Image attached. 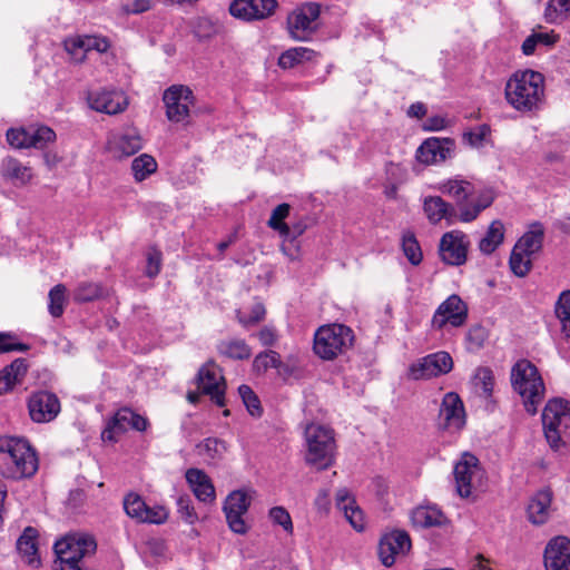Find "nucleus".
Here are the masks:
<instances>
[{
  "label": "nucleus",
  "mask_w": 570,
  "mask_h": 570,
  "mask_svg": "<svg viewBox=\"0 0 570 570\" xmlns=\"http://www.w3.org/2000/svg\"><path fill=\"white\" fill-rule=\"evenodd\" d=\"M504 98L521 114L539 110L544 101V77L534 70H518L507 81Z\"/></svg>",
  "instance_id": "1"
},
{
  "label": "nucleus",
  "mask_w": 570,
  "mask_h": 570,
  "mask_svg": "<svg viewBox=\"0 0 570 570\" xmlns=\"http://www.w3.org/2000/svg\"><path fill=\"white\" fill-rule=\"evenodd\" d=\"M39 462L29 442L21 438H0V473L12 480L32 476Z\"/></svg>",
  "instance_id": "2"
},
{
  "label": "nucleus",
  "mask_w": 570,
  "mask_h": 570,
  "mask_svg": "<svg viewBox=\"0 0 570 570\" xmlns=\"http://www.w3.org/2000/svg\"><path fill=\"white\" fill-rule=\"evenodd\" d=\"M434 189L454 199L462 223H471L488 208L493 198L490 195L481 194L475 197V189L472 183L459 176L438 183Z\"/></svg>",
  "instance_id": "3"
},
{
  "label": "nucleus",
  "mask_w": 570,
  "mask_h": 570,
  "mask_svg": "<svg viewBox=\"0 0 570 570\" xmlns=\"http://www.w3.org/2000/svg\"><path fill=\"white\" fill-rule=\"evenodd\" d=\"M511 384L521 396L525 411L529 414H535L546 393V386L537 366L528 360H519L511 370Z\"/></svg>",
  "instance_id": "4"
},
{
  "label": "nucleus",
  "mask_w": 570,
  "mask_h": 570,
  "mask_svg": "<svg viewBox=\"0 0 570 570\" xmlns=\"http://www.w3.org/2000/svg\"><path fill=\"white\" fill-rule=\"evenodd\" d=\"M454 489L461 499L476 500L487 488V472L479 459L464 452L453 468Z\"/></svg>",
  "instance_id": "5"
},
{
  "label": "nucleus",
  "mask_w": 570,
  "mask_h": 570,
  "mask_svg": "<svg viewBox=\"0 0 570 570\" xmlns=\"http://www.w3.org/2000/svg\"><path fill=\"white\" fill-rule=\"evenodd\" d=\"M546 439L553 450L562 448L570 440V402L556 397L549 400L542 412Z\"/></svg>",
  "instance_id": "6"
},
{
  "label": "nucleus",
  "mask_w": 570,
  "mask_h": 570,
  "mask_svg": "<svg viewBox=\"0 0 570 570\" xmlns=\"http://www.w3.org/2000/svg\"><path fill=\"white\" fill-rule=\"evenodd\" d=\"M354 343V333L344 324H327L317 328L314 334L313 350L323 360H334L346 353Z\"/></svg>",
  "instance_id": "7"
},
{
  "label": "nucleus",
  "mask_w": 570,
  "mask_h": 570,
  "mask_svg": "<svg viewBox=\"0 0 570 570\" xmlns=\"http://www.w3.org/2000/svg\"><path fill=\"white\" fill-rule=\"evenodd\" d=\"M96 548L97 543L90 534L81 532L66 534L53 546L57 556L56 570H75L80 567L81 559L92 554Z\"/></svg>",
  "instance_id": "8"
},
{
  "label": "nucleus",
  "mask_w": 570,
  "mask_h": 570,
  "mask_svg": "<svg viewBox=\"0 0 570 570\" xmlns=\"http://www.w3.org/2000/svg\"><path fill=\"white\" fill-rule=\"evenodd\" d=\"M307 446L306 462L324 470L334 462L335 439L334 431L325 425L311 423L305 428Z\"/></svg>",
  "instance_id": "9"
},
{
  "label": "nucleus",
  "mask_w": 570,
  "mask_h": 570,
  "mask_svg": "<svg viewBox=\"0 0 570 570\" xmlns=\"http://www.w3.org/2000/svg\"><path fill=\"white\" fill-rule=\"evenodd\" d=\"M321 8L315 2L304 3L294 10L288 19V30L295 40L306 41L317 30Z\"/></svg>",
  "instance_id": "10"
},
{
  "label": "nucleus",
  "mask_w": 570,
  "mask_h": 570,
  "mask_svg": "<svg viewBox=\"0 0 570 570\" xmlns=\"http://www.w3.org/2000/svg\"><path fill=\"white\" fill-rule=\"evenodd\" d=\"M166 107V116L173 122H185L194 106L195 96L193 91L183 85H174L167 88L163 95Z\"/></svg>",
  "instance_id": "11"
},
{
  "label": "nucleus",
  "mask_w": 570,
  "mask_h": 570,
  "mask_svg": "<svg viewBox=\"0 0 570 570\" xmlns=\"http://www.w3.org/2000/svg\"><path fill=\"white\" fill-rule=\"evenodd\" d=\"M28 413L35 423L52 422L61 411L59 397L51 391L38 390L27 400Z\"/></svg>",
  "instance_id": "12"
},
{
  "label": "nucleus",
  "mask_w": 570,
  "mask_h": 570,
  "mask_svg": "<svg viewBox=\"0 0 570 570\" xmlns=\"http://www.w3.org/2000/svg\"><path fill=\"white\" fill-rule=\"evenodd\" d=\"M8 144L16 149L37 148L42 149L48 144L53 142L56 132L47 127L26 129L23 127L10 128L6 134Z\"/></svg>",
  "instance_id": "13"
},
{
  "label": "nucleus",
  "mask_w": 570,
  "mask_h": 570,
  "mask_svg": "<svg viewBox=\"0 0 570 570\" xmlns=\"http://www.w3.org/2000/svg\"><path fill=\"white\" fill-rule=\"evenodd\" d=\"M468 320V306L459 295H451L436 308L431 326L434 330H442L446 325L461 327Z\"/></svg>",
  "instance_id": "14"
},
{
  "label": "nucleus",
  "mask_w": 570,
  "mask_h": 570,
  "mask_svg": "<svg viewBox=\"0 0 570 570\" xmlns=\"http://www.w3.org/2000/svg\"><path fill=\"white\" fill-rule=\"evenodd\" d=\"M196 380L197 387L203 394L209 395L218 406L225 405V380L220 368L214 362L204 364Z\"/></svg>",
  "instance_id": "15"
},
{
  "label": "nucleus",
  "mask_w": 570,
  "mask_h": 570,
  "mask_svg": "<svg viewBox=\"0 0 570 570\" xmlns=\"http://www.w3.org/2000/svg\"><path fill=\"white\" fill-rule=\"evenodd\" d=\"M470 242L461 230L445 233L440 240L439 252L442 262L452 266H460L466 262Z\"/></svg>",
  "instance_id": "16"
},
{
  "label": "nucleus",
  "mask_w": 570,
  "mask_h": 570,
  "mask_svg": "<svg viewBox=\"0 0 570 570\" xmlns=\"http://www.w3.org/2000/svg\"><path fill=\"white\" fill-rule=\"evenodd\" d=\"M412 547L410 535L404 530H392L382 535L379 556L385 567L395 563L397 556H405Z\"/></svg>",
  "instance_id": "17"
},
{
  "label": "nucleus",
  "mask_w": 570,
  "mask_h": 570,
  "mask_svg": "<svg viewBox=\"0 0 570 570\" xmlns=\"http://www.w3.org/2000/svg\"><path fill=\"white\" fill-rule=\"evenodd\" d=\"M250 499L244 491H233L228 494L224 503V512L229 529L238 534L247 532V525L244 515L248 511Z\"/></svg>",
  "instance_id": "18"
},
{
  "label": "nucleus",
  "mask_w": 570,
  "mask_h": 570,
  "mask_svg": "<svg viewBox=\"0 0 570 570\" xmlns=\"http://www.w3.org/2000/svg\"><path fill=\"white\" fill-rule=\"evenodd\" d=\"M276 8V0H234L229 12L235 18L253 21L271 17Z\"/></svg>",
  "instance_id": "19"
},
{
  "label": "nucleus",
  "mask_w": 570,
  "mask_h": 570,
  "mask_svg": "<svg viewBox=\"0 0 570 570\" xmlns=\"http://www.w3.org/2000/svg\"><path fill=\"white\" fill-rule=\"evenodd\" d=\"M439 424L450 431H459L465 424V412L459 395L449 392L444 395L439 413Z\"/></svg>",
  "instance_id": "20"
},
{
  "label": "nucleus",
  "mask_w": 570,
  "mask_h": 570,
  "mask_svg": "<svg viewBox=\"0 0 570 570\" xmlns=\"http://www.w3.org/2000/svg\"><path fill=\"white\" fill-rule=\"evenodd\" d=\"M89 107L107 115H116L125 111L128 98L122 91L97 90L88 95Z\"/></svg>",
  "instance_id": "21"
},
{
  "label": "nucleus",
  "mask_w": 570,
  "mask_h": 570,
  "mask_svg": "<svg viewBox=\"0 0 570 570\" xmlns=\"http://www.w3.org/2000/svg\"><path fill=\"white\" fill-rule=\"evenodd\" d=\"M148 426L149 422L146 417L135 413L128 407H124L116 412L108 428L102 432V439L114 440V433H124L129 428L144 432Z\"/></svg>",
  "instance_id": "22"
},
{
  "label": "nucleus",
  "mask_w": 570,
  "mask_h": 570,
  "mask_svg": "<svg viewBox=\"0 0 570 570\" xmlns=\"http://www.w3.org/2000/svg\"><path fill=\"white\" fill-rule=\"evenodd\" d=\"M547 570H570V540L557 537L548 543L544 550Z\"/></svg>",
  "instance_id": "23"
},
{
  "label": "nucleus",
  "mask_w": 570,
  "mask_h": 570,
  "mask_svg": "<svg viewBox=\"0 0 570 570\" xmlns=\"http://www.w3.org/2000/svg\"><path fill=\"white\" fill-rule=\"evenodd\" d=\"M422 207L426 219L432 225H438L442 220H446L448 225H451L458 216L455 207L441 196L424 197Z\"/></svg>",
  "instance_id": "24"
},
{
  "label": "nucleus",
  "mask_w": 570,
  "mask_h": 570,
  "mask_svg": "<svg viewBox=\"0 0 570 570\" xmlns=\"http://www.w3.org/2000/svg\"><path fill=\"white\" fill-rule=\"evenodd\" d=\"M185 476L193 493L199 501L210 504L216 500L214 484L203 470L196 468L188 469Z\"/></svg>",
  "instance_id": "25"
},
{
  "label": "nucleus",
  "mask_w": 570,
  "mask_h": 570,
  "mask_svg": "<svg viewBox=\"0 0 570 570\" xmlns=\"http://www.w3.org/2000/svg\"><path fill=\"white\" fill-rule=\"evenodd\" d=\"M411 521L415 528L442 527L448 523V518L436 505H420L411 513Z\"/></svg>",
  "instance_id": "26"
},
{
  "label": "nucleus",
  "mask_w": 570,
  "mask_h": 570,
  "mask_svg": "<svg viewBox=\"0 0 570 570\" xmlns=\"http://www.w3.org/2000/svg\"><path fill=\"white\" fill-rule=\"evenodd\" d=\"M110 149L119 157H128L142 148V138L136 129H127L109 140Z\"/></svg>",
  "instance_id": "27"
},
{
  "label": "nucleus",
  "mask_w": 570,
  "mask_h": 570,
  "mask_svg": "<svg viewBox=\"0 0 570 570\" xmlns=\"http://www.w3.org/2000/svg\"><path fill=\"white\" fill-rule=\"evenodd\" d=\"M28 372V364L24 358H16L11 364L0 371V395L13 390L21 384Z\"/></svg>",
  "instance_id": "28"
},
{
  "label": "nucleus",
  "mask_w": 570,
  "mask_h": 570,
  "mask_svg": "<svg viewBox=\"0 0 570 570\" xmlns=\"http://www.w3.org/2000/svg\"><path fill=\"white\" fill-rule=\"evenodd\" d=\"M450 148L439 138H428L417 148L416 158L420 163L432 165L446 159Z\"/></svg>",
  "instance_id": "29"
},
{
  "label": "nucleus",
  "mask_w": 570,
  "mask_h": 570,
  "mask_svg": "<svg viewBox=\"0 0 570 570\" xmlns=\"http://www.w3.org/2000/svg\"><path fill=\"white\" fill-rule=\"evenodd\" d=\"M551 498L549 490H541L534 494L528 505V518L531 523L539 525L548 520Z\"/></svg>",
  "instance_id": "30"
},
{
  "label": "nucleus",
  "mask_w": 570,
  "mask_h": 570,
  "mask_svg": "<svg viewBox=\"0 0 570 570\" xmlns=\"http://www.w3.org/2000/svg\"><path fill=\"white\" fill-rule=\"evenodd\" d=\"M38 531L35 528L28 527L23 530L22 534L17 541V549L26 562L32 567L40 564L37 547Z\"/></svg>",
  "instance_id": "31"
},
{
  "label": "nucleus",
  "mask_w": 570,
  "mask_h": 570,
  "mask_svg": "<svg viewBox=\"0 0 570 570\" xmlns=\"http://www.w3.org/2000/svg\"><path fill=\"white\" fill-rule=\"evenodd\" d=\"M543 237V226L540 223H535L531 225L530 229L520 237L513 248L533 256L541 250Z\"/></svg>",
  "instance_id": "32"
},
{
  "label": "nucleus",
  "mask_w": 570,
  "mask_h": 570,
  "mask_svg": "<svg viewBox=\"0 0 570 570\" xmlns=\"http://www.w3.org/2000/svg\"><path fill=\"white\" fill-rule=\"evenodd\" d=\"M504 226L500 220H493L484 237L479 242V249L483 254H492L503 242Z\"/></svg>",
  "instance_id": "33"
},
{
  "label": "nucleus",
  "mask_w": 570,
  "mask_h": 570,
  "mask_svg": "<svg viewBox=\"0 0 570 570\" xmlns=\"http://www.w3.org/2000/svg\"><path fill=\"white\" fill-rule=\"evenodd\" d=\"M1 174L4 178L26 184L31 179V169L23 166L19 160L7 157L1 164Z\"/></svg>",
  "instance_id": "34"
},
{
  "label": "nucleus",
  "mask_w": 570,
  "mask_h": 570,
  "mask_svg": "<svg viewBox=\"0 0 570 570\" xmlns=\"http://www.w3.org/2000/svg\"><path fill=\"white\" fill-rule=\"evenodd\" d=\"M315 52L312 49L297 47L283 52L278 58V66L283 69L293 68L303 61L312 60Z\"/></svg>",
  "instance_id": "35"
},
{
  "label": "nucleus",
  "mask_w": 570,
  "mask_h": 570,
  "mask_svg": "<svg viewBox=\"0 0 570 570\" xmlns=\"http://www.w3.org/2000/svg\"><path fill=\"white\" fill-rule=\"evenodd\" d=\"M156 170L157 161L153 156L148 154H141L131 163V171L137 183L144 181Z\"/></svg>",
  "instance_id": "36"
},
{
  "label": "nucleus",
  "mask_w": 570,
  "mask_h": 570,
  "mask_svg": "<svg viewBox=\"0 0 570 570\" xmlns=\"http://www.w3.org/2000/svg\"><path fill=\"white\" fill-rule=\"evenodd\" d=\"M218 351L222 355L234 360H246L252 355V350L244 340L222 341L218 344Z\"/></svg>",
  "instance_id": "37"
},
{
  "label": "nucleus",
  "mask_w": 570,
  "mask_h": 570,
  "mask_svg": "<svg viewBox=\"0 0 570 570\" xmlns=\"http://www.w3.org/2000/svg\"><path fill=\"white\" fill-rule=\"evenodd\" d=\"M554 313L561 324V331L566 338L570 341V291H564L560 294Z\"/></svg>",
  "instance_id": "38"
},
{
  "label": "nucleus",
  "mask_w": 570,
  "mask_h": 570,
  "mask_svg": "<svg viewBox=\"0 0 570 570\" xmlns=\"http://www.w3.org/2000/svg\"><path fill=\"white\" fill-rule=\"evenodd\" d=\"M472 384L479 394L484 397H490L494 387V375L492 370L489 367L476 368L472 379Z\"/></svg>",
  "instance_id": "39"
},
{
  "label": "nucleus",
  "mask_w": 570,
  "mask_h": 570,
  "mask_svg": "<svg viewBox=\"0 0 570 570\" xmlns=\"http://www.w3.org/2000/svg\"><path fill=\"white\" fill-rule=\"evenodd\" d=\"M409 374L413 380L431 379L440 375L430 355L413 363L410 366Z\"/></svg>",
  "instance_id": "40"
},
{
  "label": "nucleus",
  "mask_w": 570,
  "mask_h": 570,
  "mask_svg": "<svg viewBox=\"0 0 570 570\" xmlns=\"http://www.w3.org/2000/svg\"><path fill=\"white\" fill-rule=\"evenodd\" d=\"M67 288L63 284L53 286L49 292L48 311L51 316L60 317L65 311Z\"/></svg>",
  "instance_id": "41"
},
{
  "label": "nucleus",
  "mask_w": 570,
  "mask_h": 570,
  "mask_svg": "<svg viewBox=\"0 0 570 570\" xmlns=\"http://www.w3.org/2000/svg\"><path fill=\"white\" fill-rule=\"evenodd\" d=\"M509 265L515 276L524 277L531 269L532 256L513 248L510 255Z\"/></svg>",
  "instance_id": "42"
},
{
  "label": "nucleus",
  "mask_w": 570,
  "mask_h": 570,
  "mask_svg": "<svg viewBox=\"0 0 570 570\" xmlns=\"http://www.w3.org/2000/svg\"><path fill=\"white\" fill-rule=\"evenodd\" d=\"M402 249L412 265H419L422 262V250L417 239L415 238V235L412 232H406L403 234Z\"/></svg>",
  "instance_id": "43"
},
{
  "label": "nucleus",
  "mask_w": 570,
  "mask_h": 570,
  "mask_svg": "<svg viewBox=\"0 0 570 570\" xmlns=\"http://www.w3.org/2000/svg\"><path fill=\"white\" fill-rule=\"evenodd\" d=\"M102 295V289L99 284L83 282L80 283L72 293L73 299L79 303L90 302L99 298Z\"/></svg>",
  "instance_id": "44"
},
{
  "label": "nucleus",
  "mask_w": 570,
  "mask_h": 570,
  "mask_svg": "<svg viewBox=\"0 0 570 570\" xmlns=\"http://www.w3.org/2000/svg\"><path fill=\"white\" fill-rule=\"evenodd\" d=\"M124 509L128 517L141 522L147 504L140 495L129 493L124 499Z\"/></svg>",
  "instance_id": "45"
},
{
  "label": "nucleus",
  "mask_w": 570,
  "mask_h": 570,
  "mask_svg": "<svg viewBox=\"0 0 570 570\" xmlns=\"http://www.w3.org/2000/svg\"><path fill=\"white\" fill-rule=\"evenodd\" d=\"M291 206L286 203H283L278 206H276L272 215L268 219V226L278 232L279 235H282L284 232H288V224L285 223V219L289 215Z\"/></svg>",
  "instance_id": "46"
},
{
  "label": "nucleus",
  "mask_w": 570,
  "mask_h": 570,
  "mask_svg": "<svg viewBox=\"0 0 570 570\" xmlns=\"http://www.w3.org/2000/svg\"><path fill=\"white\" fill-rule=\"evenodd\" d=\"M282 364L281 355L275 351H265L259 353L253 363V366L258 372H265L268 368H278Z\"/></svg>",
  "instance_id": "47"
},
{
  "label": "nucleus",
  "mask_w": 570,
  "mask_h": 570,
  "mask_svg": "<svg viewBox=\"0 0 570 570\" xmlns=\"http://www.w3.org/2000/svg\"><path fill=\"white\" fill-rule=\"evenodd\" d=\"M491 134L489 125H479L463 134V140L473 148H480L484 145L487 137Z\"/></svg>",
  "instance_id": "48"
},
{
  "label": "nucleus",
  "mask_w": 570,
  "mask_h": 570,
  "mask_svg": "<svg viewBox=\"0 0 570 570\" xmlns=\"http://www.w3.org/2000/svg\"><path fill=\"white\" fill-rule=\"evenodd\" d=\"M238 392L249 414L256 417L261 416L263 410L254 391L248 385L243 384L238 387Z\"/></svg>",
  "instance_id": "49"
},
{
  "label": "nucleus",
  "mask_w": 570,
  "mask_h": 570,
  "mask_svg": "<svg viewBox=\"0 0 570 570\" xmlns=\"http://www.w3.org/2000/svg\"><path fill=\"white\" fill-rule=\"evenodd\" d=\"M343 511L345 518L348 520L350 524L358 532L363 531L365 528V520L363 511L356 505L355 501H350L348 505H343Z\"/></svg>",
  "instance_id": "50"
},
{
  "label": "nucleus",
  "mask_w": 570,
  "mask_h": 570,
  "mask_svg": "<svg viewBox=\"0 0 570 570\" xmlns=\"http://www.w3.org/2000/svg\"><path fill=\"white\" fill-rule=\"evenodd\" d=\"M65 49L77 61H83L86 58L85 36H72L63 41Z\"/></svg>",
  "instance_id": "51"
},
{
  "label": "nucleus",
  "mask_w": 570,
  "mask_h": 570,
  "mask_svg": "<svg viewBox=\"0 0 570 570\" xmlns=\"http://www.w3.org/2000/svg\"><path fill=\"white\" fill-rule=\"evenodd\" d=\"M570 12V0H550L544 10L548 22H554L560 13Z\"/></svg>",
  "instance_id": "52"
},
{
  "label": "nucleus",
  "mask_w": 570,
  "mask_h": 570,
  "mask_svg": "<svg viewBox=\"0 0 570 570\" xmlns=\"http://www.w3.org/2000/svg\"><path fill=\"white\" fill-rule=\"evenodd\" d=\"M273 523L281 525L287 533L293 532V522L289 513L283 507H274L269 510Z\"/></svg>",
  "instance_id": "53"
},
{
  "label": "nucleus",
  "mask_w": 570,
  "mask_h": 570,
  "mask_svg": "<svg viewBox=\"0 0 570 570\" xmlns=\"http://www.w3.org/2000/svg\"><path fill=\"white\" fill-rule=\"evenodd\" d=\"M265 313H266V311H265L264 305L262 303H256L255 305H253L250 314L248 316L243 315L238 311L237 318H238V322L243 326L248 327V326H253V325L259 323L261 321H263L265 317Z\"/></svg>",
  "instance_id": "54"
},
{
  "label": "nucleus",
  "mask_w": 570,
  "mask_h": 570,
  "mask_svg": "<svg viewBox=\"0 0 570 570\" xmlns=\"http://www.w3.org/2000/svg\"><path fill=\"white\" fill-rule=\"evenodd\" d=\"M85 36V51H97L105 53L110 48V42L106 37L96 35H83Z\"/></svg>",
  "instance_id": "55"
},
{
  "label": "nucleus",
  "mask_w": 570,
  "mask_h": 570,
  "mask_svg": "<svg viewBox=\"0 0 570 570\" xmlns=\"http://www.w3.org/2000/svg\"><path fill=\"white\" fill-rule=\"evenodd\" d=\"M29 346L23 343L16 342V337L8 333L0 332V353H7L11 351L26 352Z\"/></svg>",
  "instance_id": "56"
},
{
  "label": "nucleus",
  "mask_w": 570,
  "mask_h": 570,
  "mask_svg": "<svg viewBox=\"0 0 570 570\" xmlns=\"http://www.w3.org/2000/svg\"><path fill=\"white\" fill-rule=\"evenodd\" d=\"M177 510L181 518L188 523H194L197 520V515L191 505V500L188 495H181L177 499Z\"/></svg>",
  "instance_id": "57"
},
{
  "label": "nucleus",
  "mask_w": 570,
  "mask_h": 570,
  "mask_svg": "<svg viewBox=\"0 0 570 570\" xmlns=\"http://www.w3.org/2000/svg\"><path fill=\"white\" fill-rule=\"evenodd\" d=\"M430 357L432 358V362L435 364L436 372H439L440 375L449 373L453 367L452 357L446 352L433 353L430 354Z\"/></svg>",
  "instance_id": "58"
},
{
  "label": "nucleus",
  "mask_w": 570,
  "mask_h": 570,
  "mask_svg": "<svg viewBox=\"0 0 570 570\" xmlns=\"http://www.w3.org/2000/svg\"><path fill=\"white\" fill-rule=\"evenodd\" d=\"M168 518V512L163 507H148L146 509V512L142 517L141 522H149V523H156L160 524L164 523Z\"/></svg>",
  "instance_id": "59"
},
{
  "label": "nucleus",
  "mask_w": 570,
  "mask_h": 570,
  "mask_svg": "<svg viewBox=\"0 0 570 570\" xmlns=\"http://www.w3.org/2000/svg\"><path fill=\"white\" fill-rule=\"evenodd\" d=\"M223 446V443L213 438L206 439L203 443L198 444V453L203 455H207L210 459H214L216 454L219 453V448Z\"/></svg>",
  "instance_id": "60"
},
{
  "label": "nucleus",
  "mask_w": 570,
  "mask_h": 570,
  "mask_svg": "<svg viewBox=\"0 0 570 570\" xmlns=\"http://www.w3.org/2000/svg\"><path fill=\"white\" fill-rule=\"evenodd\" d=\"M160 272V253L157 250H154L153 253L148 254V263L146 268V274L149 277H155Z\"/></svg>",
  "instance_id": "61"
},
{
  "label": "nucleus",
  "mask_w": 570,
  "mask_h": 570,
  "mask_svg": "<svg viewBox=\"0 0 570 570\" xmlns=\"http://www.w3.org/2000/svg\"><path fill=\"white\" fill-rule=\"evenodd\" d=\"M466 337H468V341L471 344H473L474 347H480V346H482V344L487 337V333L482 326H474L469 330Z\"/></svg>",
  "instance_id": "62"
},
{
  "label": "nucleus",
  "mask_w": 570,
  "mask_h": 570,
  "mask_svg": "<svg viewBox=\"0 0 570 570\" xmlns=\"http://www.w3.org/2000/svg\"><path fill=\"white\" fill-rule=\"evenodd\" d=\"M306 229V224L299 220L293 225H288V232H284L281 236L285 239H295L301 236Z\"/></svg>",
  "instance_id": "63"
},
{
  "label": "nucleus",
  "mask_w": 570,
  "mask_h": 570,
  "mask_svg": "<svg viewBox=\"0 0 570 570\" xmlns=\"http://www.w3.org/2000/svg\"><path fill=\"white\" fill-rule=\"evenodd\" d=\"M258 340L264 346H271L276 342V333L275 330L268 326L263 327L258 334Z\"/></svg>",
  "instance_id": "64"
}]
</instances>
